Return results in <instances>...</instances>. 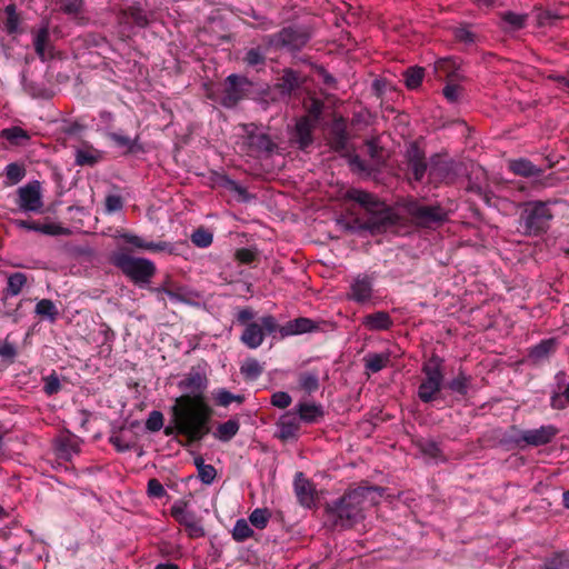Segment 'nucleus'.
<instances>
[{
  "label": "nucleus",
  "mask_w": 569,
  "mask_h": 569,
  "mask_svg": "<svg viewBox=\"0 0 569 569\" xmlns=\"http://www.w3.org/2000/svg\"><path fill=\"white\" fill-rule=\"evenodd\" d=\"M207 385V375L200 367H192L179 382V388L188 393L176 399L171 409L172 421L189 442L199 441L210 432L209 421L213 411L203 396Z\"/></svg>",
  "instance_id": "obj_1"
},
{
  "label": "nucleus",
  "mask_w": 569,
  "mask_h": 569,
  "mask_svg": "<svg viewBox=\"0 0 569 569\" xmlns=\"http://www.w3.org/2000/svg\"><path fill=\"white\" fill-rule=\"evenodd\" d=\"M381 495L377 487H359L348 491L330 511L333 525L342 529L351 528L363 519V511L376 505Z\"/></svg>",
  "instance_id": "obj_2"
},
{
  "label": "nucleus",
  "mask_w": 569,
  "mask_h": 569,
  "mask_svg": "<svg viewBox=\"0 0 569 569\" xmlns=\"http://www.w3.org/2000/svg\"><path fill=\"white\" fill-rule=\"evenodd\" d=\"M256 313L251 308H244L237 313V321L243 326L240 341L249 349H257L264 340L267 333L278 331L279 325L271 315L261 317L254 321Z\"/></svg>",
  "instance_id": "obj_3"
},
{
  "label": "nucleus",
  "mask_w": 569,
  "mask_h": 569,
  "mask_svg": "<svg viewBox=\"0 0 569 569\" xmlns=\"http://www.w3.org/2000/svg\"><path fill=\"white\" fill-rule=\"evenodd\" d=\"M112 263L136 284H148L157 272L154 263L146 258L132 257L117 252L111 258Z\"/></svg>",
  "instance_id": "obj_4"
},
{
  "label": "nucleus",
  "mask_w": 569,
  "mask_h": 569,
  "mask_svg": "<svg viewBox=\"0 0 569 569\" xmlns=\"http://www.w3.org/2000/svg\"><path fill=\"white\" fill-rule=\"evenodd\" d=\"M548 204L549 202L540 200L523 203L520 223L523 227L525 234L539 236L547 231L553 217Z\"/></svg>",
  "instance_id": "obj_5"
},
{
  "label": "nucleus",
  "mask_w": 569,
  "mask_h": 569,
  "mask_svg": "<svg viewBox=\"0 0 569 569\" xmlns=\"http://www.w3.org/2000/svg\"><path fill=\"white\" fill-rule=\"evenodd\" d=\"M442 359L436 355L430 357L422 366L425 376L418 388V397L423 402H431L436 399L443 382Z\"/></svg>",
  "instance_id": "obj_6"
},
{
  "label": "nucleus",
  "mask_w": 569,
  "mask_h": 569,
  "mask_svg": "<svg viewBox=\"0 0 569 569\" xmlns=\"http://www.w3.org/2000/svg\"><path fill=\"white\" fill-rule=\"evenodd\" d=\"M405 211L417 226L431 228L447 220V211L439 204H425L417 200L405 203Z\"/></svg>",
  "instance_id": "obj_7"
},
{
  "label": "nucleus",
  "mask_w": 569,
  "mask_h": 569,
  "mask_svg": "<svg viewBox=\"0 0 569 569\" xmlns=\"http://www.w3.org/2000/svg\"><path fill=\"white\" fill-rule=\"evenodd\" d=\"M241 130V149L248 154L260 156L263 153H270L276 148V143L271 138L256 124H242Z\"/></svg>",
  "instance_id": "obj_8"
},
{
  "label": "nucleus",
  "mask_w": 569,
  "mask_h": 569,
  "mask_svg": "<svg viewBox=\"0 0 569 569\" xmlns=\"http://www.w3.org/2000/svg\"><path fill=\"white\" fill-rule=\"evenodd\" d=\"M248 86L249 82L246 78L231 74L226 79L221 89L210 93L209 97L219 101L222 106L231 108L243 98L246 87Z\"/></svg>",
  "instance_id": "obj_9"
},
{
  "label": "nucleus",
  "mask_w": 569,
  "mask_h": 569,
  "mask_svg": "<svg viewBox=\"0 0 569 569\" xmlns=\"http://www.w3.org/2000/svg\"><path fill=\"white\" fill-rule=\"evenodd\" d=\"M398 220L399 218L392 209L383 202H379L372 211L366 214V220L359 227L369 230L371 233H380L396 226Z\"/></svg>",
  "instance_id": "obj_10"
},
{
  "label": "nucleus",
  "mask_w": 569,
  "mask_h": 569,
  "mask_svg": "<svg viewBox=\"0 0 569 569\" xmlns=\"http://www.w3.org/2000/svg\"><path fill=\"white\" fill-rule=\"evenodd\" d=\"M18 204L23 211L40 212L43 207L41 186L39 181H32L19 188Z\"/></svg>",
  "instance_id": "obj_11"
},
{
  "label": "nucleus",
  "mask_w": 569,
  "mask_h": 569,
  "mask_svg": "<svg viewBox=\"0 0 569 569\" xmlns=\"http://www.w3.org/2000/svg\"><path fill=\"white\" fill-rule=\"evenodd\" d=\"M171 516L182 526L186 527L188 535L191 538H199L204 536V529L200 522L196 519V516L187 510V503L184 501H177L171 507Z\"/></svg>",
  "instance_id": "obj_12"
},
{
  "label": "nucleus",
  "mask_w": 569,
  "mask_h": 569,
  "mask_svg": "<svg viewBox=\"0 0 569 569\" xmlns=\"http://www.w3.org/2000/svg\"><path fill=\"white\" fill-rule=\"evenodd\" d=\"M309 40L306 32L293 28H284L279 33L269 38V44L277 48H287L288 50H298Z\"/></svg>",
  "instance_id": "obj_13"
},
{
  "label": "nucleus",
  "mask_w": 569,
  "mask_h": 569,
  "mask_svg": "<svg viewBox=\"0 0 569 569\" xmlns=\"http://www.w3.org/2000/svg\"><path fill=\"white\" fill-rule=\"evenodd\" d=\"M408 168L415 181H421L426 170L427 162L423 151L415 143L410 144L406 153Z\"/></svg>",
  "instance_id": "obj_14"
},
{
  "label": "nucleus",
  "mask_w": 569,
  "mask_h": 569,
  "mask_svg": "<svg viewBox=\"0 0 569 569\" xmlns=\"http://www.w3.org/2000/svg\"><path fill=\"white\" fill-rule=\"evenodd\" d=\"M295 492L300 505L306 508L315 506L316 489L310 480L302 472H298L295 478Z\"/></svg>",
  "instance_id": "obj_15"
},
{
  "label": "nucleus",
  "mask_w": 569,
  "mask_h": 569,
  "mask_svg": "<svg viewBox=\"0 0 569 569\" xmlns=\"http://www.w3.org/2000/svg\"><path fill=\"white\" fill-rule=\"evenodd\" d=\"M558 433L553 426H541L538 429L525 430L521 432L520 439L530 446H542L549 443Z\"/></svg>",
  "instance_id": "obj_16"
},
{
  "label": "nucleus",
  "mask_w": 569,
  "mask_h": 569,
  "mask_svg": "<svg viewBox=\"0 0 569 569\" xmlns=\"http://www.w3.org/2000/svg\"><path fill=\"white\" fill-rule=\"evenodd\" d=\"M435 72L438 78L445 77L448 81H462L465 79L459 61L452 58L438 59L435 62Z\"/></svg>",
  "instance_id": "obj_17"
},
{
  "label": "nucleus",
  "mask_w": 569,
  "mask_h": 569,
  "mask_svg": "<svg viewBox=\"0 0 569 569\" xmlns=\"http://www.w3.org/2000/svg\"><path fill=\"white\" fill-rule=\"evenodd\" d=\"M372 296V278L367 274H359L350 287V299L363 303Z\"/></svg>",
  "instance_id": "obj_18"
},
{
  "label": "nucleus",
  "mask_w": 569,
  "mask_h": 569,
  "mask_svg": "<svg viewBox=\"0 0 569 569\" xmlns=\"http://www.w3.org/2000/svg\"><path fill=\"white\" fill-rule=\"evenodd\" d=\"M277 426L278 438L283 441L295 439L300 428L299 419L292 412H287L281 416Z\"/></svg>",
  "instance_id": "obj_19"
},
{
  "label": "nucleus",
  "mask_w": 569,
  "mask_h": 569,
  "mask_svg": "<svg viewBox=\"0 0 569 569\" xmlns=\"http://www.w3.org/2000/svg\"><path fill=\"white\" fill-rule=\"evenodd\" d=\"M121 239L133 246L137 249L142 250H149V251H172V247L170 243L161 241V242H153V241H146L139 236L132 234V233H123L120 236Z\"/></svg>",
  "instance_id": "obj_20"
},
{
  "label": "nucleus",
  "mask_w": 569,
  "mask_h": 569,
  "mask_svg": "<svg viewBox=\"0 0 569 569\" xmlns=\"http://www.w3.org/2000/svg\"><path fill=\"white\" fill-rule=\"evenodd\" d=\"M317 329L315 322L309 318H297L287 322L284 326H279L278 331L281 337H288L293 335H301L311 332Z\"/></svg>",
  "instance_id": "obj_21"
},
{
  "label": "nucleus",
  "mask_w": 569,
  "mask_h": 569,
  "mask_svg": "<svg viewBox=\"0 0 569 569\" xmlns=\"http://www.w3.org/2000/svg\"><path fill=\"white\" fill-rule=\"evenodd\" d=\"M312 121L305 117L297 121L293 132V140L298 143L300 149H306L312 143Z\"/></svg>",
  "instance_id": "obj_22"
},
{
  "label": "nucleus",
  "mask_w": 569,
  "mask_h": 569,
  "mask_svg": "<svg viewBox=\"0 0 569 569\" xmlns=\"http://www.w3.org/2000/svg\"><path fill=\"white\" fill-rule=\"evenodd\" d=\"M362 325L372 331L388 330L392 326L390 316L385 311H377L363 318Z\"/></svg>",
  "instance_id": "obj_23"
},
{
  "label": "nucleus",
  "mask_w": 569,
  "mask_h": 569,
  "mask_svg": "<svg viewBox=\"0 0 569 569\" xmlns=\"http://www.w3.org/2000/svg\"><path fill=\"white\" fill-rule=\"evenodd\" d=\"M509 169L518 176L530 178L540 176L543 170L535 166L531 161L520 158L509 162Z\"/></svg>",
  "instance_id": "obj_24"
},
{
  "label": "nucleus",
  "mask_w": 569,
  "mask_h": 569,
  "mask_svg": "<svg viewBox=\"0 0 569 569\" xmlns=\"http://www.w3.org/2000/svg\"><path fill=\"white\" fill-rule=\"evenodd\" d=\"M348 198L358 202L366 210V214L372 211L380 202L373 194L360 189L349 190Z\"/></svg>",
  "instance_id": "obj_25"
},
{
  "label": "nucleus",
  "mask_w": 569,
  "mask_h": 569,
  "mask_svg": "<svg viewBox=\"0 0 569 569\" xmlns=\"http://www.w3.org/2000/svg\"><path fill=\"white\" fill-rule=\"evenodd\" d=\"M297 413L301 421L306 423H313L323 416V410L320 405L299 403L297 406Z\"/></svg>",
  "instance_id": "obj_26"
},
{
  "label": "nucleus",
  "mask_w": 569,
  "mask_h": 569,
  "mask_svg": "<svg viewBox=\"0 0 569 569\" xmlns=\"http://www.w3.org/2000/svg\"><path fill=\"white\" fill-rule=\"evenodd\" d=\"M239 429V421L237 419H229L217 427L213 437L222 442H228L238 433Z\"/></svg>",
  "instance_id": "obj_27"
},
{
  "label": "nucleus",
  "mask_w": 569,
  "mask_h": 569,
  "mask_svg": "<svg viewBox=\"0 0 569 569\" xmlns=\"http://www.w3.org/2000/svg\"><path fill=\"white\" fill-rule=\"evenodd\" d=\"M14 223L17 227H19L21 229L33 230V231H38V232H41L44 234L56 236V234L63 233V228H61L57 224H52V223L39 224L36 222H30V221H26V220H16Z\"/></svg>",
  "instance_id": "obj_28"
},
{
  "label": "nucleus",
  "mask_w": 569,
  "mask_h": 569,
  "mask_svg": "<svg viewBox=\"0 0 569 569\" xmlns=\"http://www.w3.org/2000/svg\"><path fill=\"white\" fill-rule=\"evenodd\" d=\"M556 340L547 339L531 348L529 358L536 362L541 361L549 357L556 350Z\"/></svg>",
  "instance_id": "obj_29"
},
{
  "label": "nucleus",
  "mask_w": 569,
  "mask_h": 569,
  "mask_svg": "<svg viewBox=\"0 0 569 569\" xmlns=\"http://www.w3.org/2000/svg\"><path fill=\"white\" fill-rule=\"evenodd\" d=\"M101 160V152L91 147L78 149L76 151V164L78 166H94Z\"/></svg>",
  "instance_id": "obj_30"
},
{
  "label": "nucleus",
  "mask_w": 569,
  "mask_h": 569,
  "mask_svg": "<svg viewBox=\"0 0 569 569\" xmlns=\"http://www.w3.org/2000/svg\"><path fill=\"white\" fill-rule=\"evenodd\" d=\"M331 148L335 151L340 152L343 156L350 153L351 146L349 143V139H348V136H347L345 129H342L340 127H336L333 129V136L331 139Z\"/></svg>",
  "instance_id": "obj_31"
},
{
  "label": "nucleus",
  "mask_w": 569,
  "mask_h": 569,
  "mask_svg": "<svg viewBox=\"0 0 569 569\" xmlns=\"http://www.w3.org/2000/svg\"><path fill=\"white\" fill-rule=\"evenodd\" d=\"M27 283V276L22 272H14L8 277V283L6 288L7 297L18 296Z\"/></svg>",
  "instance_id": "obj_32"
},
{
  "label": "nucleus",
  "mask_w": 569,
  "mask_h": 569,
  "mask_svg": "<svg viewBox=\"0 0 569 569\" xmlns=\"http://www.w3.org/2000/svg\"><path fill=\"white\" fill-rule=\"evenodd\" d=\"M366 368L371 372L382 370L390 361L389 353H369L365 357Z\"/></svg>",
  "instance_id": "obj_33"
},
{
  "label": "nucleus",
  "mask_w": 569,
  "mask_h": 569,
  "mask_svg": "<svg viewBox=\"0 0 569 569\" xmlns=\"http://www.w3.org/2000/svg\"><path fill=\"white\" fill-rule=\"evenodd\" d=\"M471 378L465 372L460 371L449 383L448 388L459 395H467Z\"/></svg>",
  "instance_id": "obj_34"
},
{
  "label": "nucleus",
  "mask_w": 569,
  "mask_h": 569,
  "mask_svg": "<svg viewBox=\"0 0 569 569\" xmlns=\"http://www.w3.org/2000/svg\"><path fill=\"white\" fill-rule=\"evenodd\" d=\"M0 136L7 139L12 144H20L22 143V141L29 139V134L27 133V131L20 127H11L3 129Z\"/></svg>",
  "instance_id": "obj_35"
},
{
  "label": "nucleus",
  "mask_w": 569,
  "mask_h": 569,
  "mask_svg": "<svg viewBox=\"0 0 569 569\" xmlns=\"http://www.w3.org/2000/svg\"><path fill=\"white\" fill-rule=\"evenodd\" d=\"M167 296L178 302H189L192 298L197 297V295L183 286L176 284L173 288H168Z\"/></svg>",
  "instance_id": "obj_36"
},
{
  "label": "nucleus",
  "mask_w": 569,
  "mask_h": 569,
  "mask_svg": "<svg viewBox=\"0 0 569 569\" xmlns=\"http://www.w3.org/2000/svg\"><path fill=\"white\" fill-rule=\"evenodd\" d=\"M423 74H425V71L422 68H419V67L408 68L403 72L406 86L409 89H417L423 79Z\"/></svg>",
  "instance_id": "obj_37"
},
{
  "label": "nucleus",
  "mask_w": 569,
  "mask_h": 569,
  "mask_svg": "<svg viewBox=\"0 0 569 569\" xmlns=\"http://www.w3.org/2000/svg\"><path fill=\"white\" fill-rule=\"evenodd\" d=\"M262 370H263L262 366L259 363L258 360H256L253 358L247 359L240 368V372L247 379H250V380L257 379L262 373Z\"/></svg>",
  "instance_id": "obj_38"
},
{
  "label": "nucleus",
  "mask_w": 569,
  "mask_h": 569,
  "mask_svg": "<svg viewBox=\"0 0 569 569\" xmlns=\"http://www.w3.org/2000/svg\"><path fill=\"white\" fill-rule=\"evenodd\" d=\"M299 386L308 393H312L319 388V377L316 372H302L299 376Z\"/></svg>",
  "instance_id": "obj_39"
},
{
  "label": "nucleus",
  "mask_w": 569,
  "mask_h": 569,
  "mask_svg": "<svg viewBox=\"0 0 569 569\" xmlns=\"http://www.w3.org/2000/svg\"><path fill=\"white\" fill-rule=\"evenodd\" d=\"M541 569H569V553H556L547 559Z\"/></svg>",
  "instance_id": "obj_40"
},
{
  "label": "nucleus",
  "mask_w": 569,
  "mask_h": 569,
  "mask_svg": "<svg viewBox=\"0 0 569 569\" xmlns=\"http://www.w3.org/2000/svg\"><path fill=\"white\" fill-rule=\"evenodd\" d=\"M4 12L7 14V20H6V30L8 31V33L12 34V33H16L18 32V29H19V23H20V17L19 14L17 13V9H16V6L14 4H8L6 8H4Z\"/></svg>",
  "instance_id": "obj_41"
},
{
  "label": "nucleus",
  "mask_w": 569,
  "mask_h": 569,
  "mask_svg": "<svg viewBox=\"0 0 569 569\" xmlns=\"http://www.w3.org/2000/svg\"><path fill=\"white\" fill-rule=\"evenodd\" d=\"M214 400L221 407H228L231 402L236 401L238 403H242L244 397L241 395H233L227 389H218L214 392Z\"/></svg>",
  "instance_id": "obj_42"
},
{
  "label": "nucleus",
  "mask_w": 569,
  "mask_h": 569,
  "mask_svg": "<svg viewBox=\"0 0 569 569\" xmlns=\"http://www.w3.org/2000/svg\"><path fill=\"white\" fill-rule=\"evenodd\" d=\"M253 535V530L250 528L248 521L246 519L237 520L233 530L232 537L236 541H244Z\"/></svg>",
  "instance_id": "obj_43"
},
{
  "label": "nucleus",
  "mask_w": 569,
  "mask_h": 569,
  "mask_svg": "<svg viewBox=\"0 0 569 569\" xmlns=\"http://www.w3.org/2000/svg\"><path fill=\"white\" fill-rule=\"evenodd\" d=\"M213 236L210 231L199 228L191 234V241L199 248H207L212 243Z\"/></svg>",
  "instance_id": "obj_44"
},
{
  "label": "nucleus",
  "mask_w": 569,
  "mask_h": 569,
  "mask_svg": "<svg viewBox=\"0 0 569 569\" xmlns=\"http://www.w3.org/2000/svg\"><path fill=\"white\" fill-rule=\"evenodd\" d=\"M270 519V512L268 509H254L249 516V521L252 526L258 529H263L267 527Z\"/></svg>",
  "instance_id": "obj_45"
},
{
  "label": "nucleus",
  "mask_w": 569,
  "mask_h": 569,
  "mask_svg": "<svg viewBox=\"0 0 569 569\" xmlns=\"http://www.w3.org/2000/svg\"><path fill=\"white\" fill-rule=\"evenodd\" d=\"M49 39V30L48 27L41 28L34 38V50L37 54L44 60L46 59V44Z\"/></svg>",
  "instance_id": "obj_46"
},
{
  "label": "nucleus",
  "mask_w": 569,
  "mask_h": 569,
  "mask_svg": "<svg viewBox=\"0 0 569 569\" xmlns=\"http://www.w3.org/2000/svg\"><path fill=\"white\" fill-rule=\"evenodd\" d=\"M36 312L37 315L41 317H48L51 320H54L58 315V310L54 303L49 299L40 300L36 306Z\"/></svg>",
  "instance_id": "obj_47"
},
{
  "label": "nucleus",
  "mask_w": 569,
  "mask_h": 569,
  "mask_svg": "<svg viewBox=\"0 0 569 569\" xmlns=\"http://www.w3.org/2000/svg\"><path fill=\"white\" fill-rule=\"evenodd\" d=\"M124 14L138 27H146L149 23L147 13L140 8L130 7Z\"/></svg>",
  "instance_id": "obj_48"
},
{
  "label": "nucleus",
  "mask_w": 569,
  "mask_h": 569,
  "mask_svg": "<svg viewBox=\"0 0 569 569\" xmlns=\"http://www.w3.org/2000/svg\"><path fill=\"white\" fill-rule=\"evenodd\" d=\"M83 7L82 0H61L60 10L69 16L77 17L81 13Z\"/></svg>",
  "instance_id": "obj_49"
},
{
  "label": "nucleus",
  "mask_w": 569,
  "mask_h": 569,
  "mask_svg": "<svg viewBox=\"0 0 569 569\" xmlns=\"http://www.w3.org/2000/svg\"><path fill=\"white\" fill-rule=\"evenodd\" d=\"M110 139L118 147L126 148L130 152L134 150V148L137 146V140H138V138L131 139L128 136H123V134L117 133V132L110 133Z\"/></svg>",
  "instance_id": "obj_50"
},
{
  "label": "nucleus",
  "mask_w": 569,
  "mask_h": 569,
  "mask_svg": "<svg viewBox=\"0 0 569 569\" xmlns=\"http://www.w3.org/2000/svg\"><path fill=\"white\" fill-rule=\"evenodd\" d=\"M6 176L12 183H18L26 176V170L18 163H9L6 168Z\"/></svg>",
  "instance_id": "obj_51"
},
{
  "label": "nucleus",
  "mask_w": 569,
  "mask_h": 569,
  "mask_svg": "<svg viewBox=\"0 0 569 569\" xmlns=\"http://www.w3.org/2000/svg\"><path fill=\"white\" fill-rule=\"evenodd\" d=\"M527 16L518 14L515 12H505L502 14V20L510 26L511 29L517 30L521 29L525 26Z\"/></svg>",
  "instance_id": "obj_52"
},
{
  "label": "nucleus",
  "mask_w": 569,
  "mask_h": 569,
  "mask_svg": "<svg viewBox=\"0 0 569 569\" xmlns=\"http://www.w3.org/2000/svg\"><path fill=\"white\" fill-rule=\"evenodd\" d=\"M569 405V383L565 387L562 392H557L551 396V407L561 410Z\"/></svg>",
  "instance_id": "obj_53"
},
{
  "label": "nucleus",
  "mask_w": 569,
  "mask_h": 569,
  "mask_svg": "<svg viewBox=\"0 0 569 569\" xmlns=\"http://www.w3.org/2000/svg\"><path fill=\"white\" fill-rule=\"evenodd\" d=\"M163 426V415L160 411H152L150 412L147 421H146V428L149 431L156 432L159 431Z\"/></svg>",
  "instance_id": "obj_54"
},
{
  "label": "nucleus",
  "mask_w": 569,
  "mask_h": 569,
  "mask_svg": "<svg viewBox=\"0 0 569 569\" xmlns=\"http://www.w3.org/2000/svg\"><path fill=\"white\" fill-rule=\"evenodd\" d=\"M198 476L203 483L211 485L217 477V470L211 465H201L199 466Z\"/></svg>",
  "instance_id": "obj_55"
},
{
  "label": "nucleus",
  "mask_w": 569,
  "mask_h": 569,
  "mask_svg": "<svg viewBox=\"0 0 569 569\" xmlns=\"http://www.w3.org/2000/svg\"><path fill=\"white\" fill-rule=\"evenodd\" d=\"M43 382H44L43 390L49 396H52V395L59 392V390L61 389L60 380H59L58 376H56L54 373L43 378Z\"/></svg>",
  "instance_id": "obj_56"
},
{
  "label": "nucleus",
  "mask_w": 569,
  "mask_h": 569,
  "mask_svg": "<svg viewBox=\"0 0 569 569\" xmlns=\"http://www.w3.org/2000/svg\"><path fill=\"white\" fill-rule=\"evenodd\" d=\"M456 81H448L447 86L443 88V96L450 102H456L461 96V87Z\"/></svg>",
  "instance_id": "obj_57"
},
{
  "label": "nucleus",
  "mask_w": 569,
  "mask_h": 569,
  "mask_svg": "<svg viewBox=\"0 0 569 569\" xmlns=\"http://www.w3.org/2000/svg\"><path fill=\"white\" fill-rule=\"evenodd\" d=\"M291 401L290 395L284 391H277L271 396V405L280 409L289 407Z\"/></svg>",
  "instance_id": "obj_58"
},
{
  "label": "nucleus",
  "mask_w": 569,
  "mask_h": 569,
  "mask_svg": "<svg viewBox=\"0 0 569 569\" xmlns=\"http://www.w3.org/2000/svg\"><path fill=\"white\" fill-rule=\"evenodd\" d=\"M244 62L248 66L257 67L264 63V57L259 49L252 48L247 52Z\"/></svg>",
  "instance_id": "obj_59"
},
{
  "label": "nucleus",
  "mask_w": 569,
  "mask_h": 569,
  "mask_svg": "<svg viewBox=\"0 0 569 569\" xmlns=\"http://www.w3.org/2000/svg\"><path fill=\"white\" fill-rule=\"evenodd\" d=\"M147 491L148 495L153 498H162L167 493L161 482L156 478H152L148 481Z\"/></svg>",
  "instance_id": "obj_60"
},
{
  "label": "nucleus",
  "mask_w": 569,
  "mask_h": 569,
  "mask_svg": "<svg viewBox=\"0 0 569 569\" xmlns=\"http://www.w3.org/2000/svg\"><path fill=\"white\" fill-rule=\"evenodd\" d=\"M420 451L431 458L437 459L440 456V449L438 445L433 441H426L419 445Z\"/></svg>",
  "instance_id": "obj_61"
},
{
  "label": "nucleus",
  "mask_w": 569,
  "mask_h": 569,
  "mask_svg": "<svg viewBox=\"0 0 569 569\" xmlns=\"http://www.w3.org/2000/svg\"><path fill=\"white\" fill-rule=\"evenodd\" d=\"M123 202L120 196L110 194L106 198V210L108 212H114L122 209Z\"/></svg>",
  "instance_id": "obj_62"
},
{
  "label": "nucleus",
  "mask_w": 569,
  "mask_h": 569,
  "mask_svg": "<svg viewBox=\"0 0 569 569\" xmlns=\"http://www.w3.org/2000/svg\"><path fill=\"white\" fill-rule=\"evenodd\" d=\"M236 258L241 263H250L254 260L256 253L250 249L242 248L237 250Z\"/></svg>",
  "instance_id": "obj_63"
},
{
  "label": "nucleus",
  "mask_w": 569,
  "mask_h": 569,
  "mask_svg": "<svg viewBox=\"0 0 569 569\" xmlns=\"http://www.w3.org/2000/svg\"><path fill=\"white\" fill-rule=\"evenodd\" d=\"M0 356L8 359H13L16 356V348L9 342L0 345Z\"/></svg>",
  "instance_id": "obj_64"
}]
</instances>
